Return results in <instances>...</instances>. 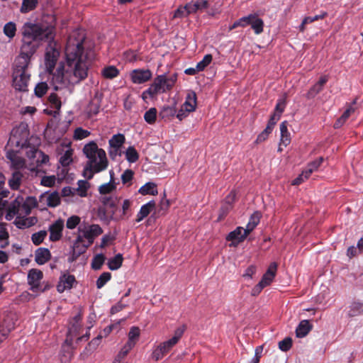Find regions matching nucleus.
<instances>
[{"label":"nucleus","mask_w":363,"mask_h":363,"mask_svg":"<svg viewBox=\"0 0 363 363\" xmlns=\"http://www.w3.org/2000/svg\"><path fill=\"white\" fill-rule=\"evenodd\" d=\"M21 39L18 55L15 58L12 85L18 91H28L30 74L27 72L34 55L43 43L54 38L52 28L40 23L25 22L21 29Z\"/></svg>","instance_id":"f257e3e1"},{"label":"nucleus","mask_w":363,"mask_h":363,"mask_svg":"<svg viewBox=\"0 0 363 363\" xmlns=\"http://www.w3.org/2000/svg\"><path fill=\"white\" fill-rule=\"evenodd\" d=\"M84 36L79 39L69 38L65 48L66 68L60 65L56 72L49 74L53 83L65 84V77L72 74V83H79L85 79L88 75L89 65L87 64L88 50L84 46Z\"/></svg>","instance_id":"f03ea898"},{"label":"nucleus","mask_w":363,"mask_h":363,"mask_svg":"<svg viewBox=\"0 0 363 363\" xmlns=\"http://www.w3.org/2000/svg\"><path fill=\"white\" fill-rule=\"evenodd\" d=\"M83 153L88 159L84 167V177L91 179L94 174L106 169L108 160L106 152L103 149L99 148L96 142L90 141L86 144L83 147Z\"/></svg>","instance_id":"7ed1b4c3"},{"label":"nucleus","mask_w":363,"mask_h":363,"mask_svg":"<svg viewBox=\"0 0 363 363\" xmlns=\"http://www.w3.org/2000/svg\"><path fill=\"white\" fill-rule=\"evenodd\" d=\"M27 125L21 124L19 126L13 128L11 131L7 146L16 147L18 152L28 147L29 145Z\"/></svg>","instance_id":"20e7f679"},{"label":"nucleus","mask_w":363,"mask_h":363,"mask_svg":"<svg viewBox=\"0 0 363 363\" xmlns=\"http://www.w3.org/2000/svg\"><path fill=\"white\" fill-rule=\"evenodd\" d=\"M47 26L46 25H45ZM50 28H52V33L55 35V28L52 26H48ZM54 39L46 40V42L49 43L48 46L47 47L45 50V69L48 72V74H52V72L54 70V68L56 65L57 61L58 60L60 52L59 51L51 45V43L54 41ZM45 43L44 41L43 44Z\"/></svg>","instance_id":"39448f33"},{"label":"nucleus","mask_w":363,"mask_h":363,"mask_svg":"<svg viewBox=\"0 0 363 363\" xmlns=\"http://www.w3.org/2000/svg\"><path fill=\"white\" fill-rule=\"evenodd\" d=\"M43 277V274L40 269H31L28 271L27 279L30 291L35 293L45 291V289H41L40 286V281Z\"/></svg>","instance_id":"423d86ee"},{"label":"nucleus","mask_w":363,"mask_h":363,"mask_svg":"<svg viewBox=\"0 0 363 363\" xmlns=\"http://www.w3.org/2000/svg\"><path fill=\"white\" fill-rule=\"evenodd\" d=\"M16 321L13 315H7L0 323V343L6 340L15 329Z\"/></svg>","instance_id":"0eeeda50"},{"label":"nucleus","mask_w":363,"mask_h":363,"mask_svg":"<svg viewBox=\"0 0 363 363\" xmlns=\"http://www.w3.org/2000/svg\"><path fill=\"white\" fill-rule=\"evenodd\" d=\"M21 205L22 206L26 214L28 215L30 213L33 208L38 207V201L35 196H27L25 201H23V198L22 196H18L13 203V208H15L16 206L18 207Z\"/></svg>","instance_id":"6e6552de"},{"label":"nucleus","mask_w":363,"mask_h":363,"mask_svg":"<svg viewBox=\"0 0 363 363\" xmlns=\"http://www.w3.org/2000/svg\"><path fill=\"white\" fill-rule=\"evenodd\" d=\"M130 76L133 84H141L150 80L152 74L148 69H135L130 72Z\"/></svg>","instance_id":"1a4fd4ad"},{"label":"nucleus","mask_w":363,"mask_h":363,"mask_svg":"<svg viewBox=\"0 0 363 363\" xmlns=\"http://www.w3.org/2000/svg\"><path fill=\"white\" fill-rule=\"evenodd\" d=\"M65 226L64 220L59 218L49 226L50 237L49 239L52 242H56L61 239L62 236V230Z\"/></svg>","instance_id":"9d476101"},{"label":"nucleus","mask_w":363,"mask_h":363,"mask_svg":"<svg viewBox=\"0 0 363 363\" xmlns=\"http://www.w3.org/2000/svg\"><path fill=\"white\" fill-rule=\"evenodd\" d=\"M246 238L247 235L243 230V228L238 226L226 235L225 240L231 241L230 247H236L238 244L243 242Z\"/></svg>","instance_id":"9b49d317"},{"label":"nucleus","mask_w":363,"mask_h":363,"mask_svg":"<svg viewBox=\"0 0 363 363\" xmlns=\"http://www.w3.org/2000/svg\"><path fill=\"white\" fill-rule=\"evenodd\" d=\"M76 282L77 281L74 275L64 274L60 277V281L57 285V291L59 293H63L65 290H70Z\"/></svg>","instance_id":"f8f14e48"},{"label":"nucleus","mask_w":363,"mask_h":363,"mask_svg":"<svg viewBox=\"0 0 363 363\" xmlns=\"http://www.w3.org/2000/svg\"><path fill=\"white\" fill-rule=\"evenodd\" d=\"M72 340L68 337L62 345L60 351V360L62 363H68L73 357Z\"/></svg>","instance_id":"ddd939ff"},{"label":"nucleus","mask_w":363,"mask_h":363,"mask_svg":"<svg viewBox=\"0 0 363 363\" xmlns=\"http://www.w3.org/2000/svg\"><path fill=\"white\" fill-rule=\"evenodd\" d=\"M363 314V301L354 300L347 307V315L349 318L360 316Z\"/></svg>","instance_id":"4468645a"},{"label":"nucleus","mask_w":363,"mask_h":363,"mask_svg":"<svg viewBox=\"0 0 363 363\" xmlns=\"http://www.w3.org/2000/svg\"><path fill=\"white\" fill-rule=\"evenodd\" d=\"M51 258V253L49 249L39 247L35 252V261L39 265L45 264Z\"/></svg>","instance_id":"2eb2a0df"},{"label":"nucleus","mask_w":363,"mask_h":363,"mask_svg":"<svg viewBox=\"0 0 363 363\" xmlns=\"http://www.w3.org/2000/svg\"><path fill=\"white\" fill-rule=\"evenodd\" d=\"M262 218V213L259 211H255L250 217L249 221L246 225V228L243 230L247 236L259 223Z\"/></svg>","instance_id":"dca6fc26"},{"label":"nucleus","mask_w":363,"mask_h":363,"mask_svg":"<svg viewBox=\"0 0 363 363\" xmlns=\"http://www.w3.org/2000/svg\"><path fill=\"white\" fill-rule=\"evenodd\" d=\"M313 325L308 320H303L300 321L296 329V335L298 338L306 337L312 330Z\"/></svg>","instance_id":"f3484780"},{"label":"nucleus","mask_w":363,"mask_h":363,"mask_svg":"<svg viewBox=\"0 0 363 363\" xmlns=\"http://www.w3.org/2000/svg\"><path fill=\"white\" fill-rule=\"evenodd\" d=\"M110 181L101 185L99 187V191L101 194L106 196V194L112 192L116 189V183L114 180V172L113 170L109 171Z\"/></svg>","instance_id":"a211bd4d"},{"label":"nucleus","mask_w":363,"mask_h":363,"mask_svg":"<svg viewBox=\"0 0 363 363\" xmlns=\"http://www.w3.org/2000/svg\"><path fill=\"white\" fill-rule=\"evenodd\" d=\"M155 201L150 200L147 203L143 204L137 214L136 222L139 223L142 221L145 217H147L150 211L155 207Z\"/></svg>","instance_id":"6ab92c4d"},{"label":"nucleus","mask_w":363,"mask_h":363,"mask_svg":"<svg viewBox=\"0 0 363 363\" xmlns=\"http://www.w3.org/2000/svg\"><path fill=\"white\" fill-rule=\"evenodd\" d=\"M102 204L107 207L111 208V211H114V213L118 209V206L120 203L121 198L116 196H103L100 199Z\"/></svg>","instance_id":"aec40b11"},{"label":"nucleus","mask_w":363,"mask_h":363,"mask_svg":"<svg viewBox=\"0 0 363 363\" xmlns=\"http://www.w3.org/2000/svg\"><path fill=\"white\" fill-rule=\"evenodd\" d=\"M189 9L188 13L190 14L195 13L198 11L206 9L208 6V1L207 0H196V1H190L186 4Z\"/></svg>","instance_id":"412c9836"},{"label":"nucleus","mask_w":363,"mask_h":363,"mask_svg":"<svg viewBox=\"0 0 363 363\" xmlns=\"http://www.w3.org/2000/svg\"><path fill=\"white\" fill-rule=\"evenodd\" d=\"M60 196L58 191H55L53 192H50L47 194L46 202L44 203V207L41 209H45L46 206L50 208H55L60 204Z\"/></svg>","instance_id":"4be33fe9"},{"label":"nucleus","mask_w":363,"mask_h":363,"mask_svg":"<svg viewBox=\"0 0 363 363\" xmlns=\"http://www.w3.org/2000/svg\"><path fill=\"white\" fill-rule=\"evenodd\" d=\"M182 106L186 108V111L189 112L195 111L196 107V94L194 91L187 94L185 102Z\"/></svg>","instance_id":"5701e85b"},{"label":"nucleus","mask_w":363,"mask_h":363,"mask_svg":"<svg viewBox=\"0 0 363 363\" xmlns=\"http://www.w3.org/2000/svg\"><path fill=\"white\" fill-rule=\"evenodd\" d=\"M138 192L142 195H152L155 196L158 194L157 185L155 183L148 182L143 185L138 190Z\"/></svg>","instance_id":"b1692460"},{"label":"nucleus","mask_w":363,"mask_h":363,"mask_svg":"<svg viewBox=\"0 0 363 363\" xmlns=\"http://www.w3.org/2000/svg\"><path fill=\"white\" fill-rule=\"evenodd\" d=\"M17 32L16 23L13 21L7 22L3 28L4 34L11 40L16 36Z\"/></svg>","instance_id":"393cba45"},{"label":"nucleus","mask_w":363,"mask_h":363,"mask_svg":"<svg viewBox=\"0 0 363 363\" xmlns=\"http://www.w3.org/2000/svg\"><path fill=\"white\" fill-rule=\"evenodd\" d=\"M123 260V255L118 253L113 257H111L108 260L107 265L108 269L111 271L118 269L122 266Z\"/></svg>","instance_id":"a878e982"},{"label":"nucleus","mask_w":363,"mask_h":363,"mask_svg":"<svg viewBox=\"0 0 363 363\" xmlns=\"http://www.w3.org/2000/svg\"><path fill=\"white\" fill-rule=\"evenodd\" d=\"M280 132H281V144L286 147L291 142L290 133L288 131L286 121H283L280 124Z\"/></svg>","instance_id":"bb28decb"},{"label":"nucleus","mask_w":363,"mask_h":363,"mask_svg":"<svg viewBox=\"0 0 363 363\" xmlns=\"http://www.w3.org/2000/svg\"><path fill=\"white\" fill-rule=\"evenodd\" d=\"M23 174L19 171L12 174L11 178L9 180V185L12 190H18L20 187Z\"/></svg>","instance_id":"cd10ccee"},{"label":"nucleus","mask_w":363,"mask_h":363,"mask_svg":"<svg viewBox=\"0 0 363 363\" xmlns=\"http://www.w3.org/2000/svg\"><path fill=\"white\" fill-rule=\"evenodd\" d=\"M100 102L99 101L91 100L86 107V114L88 118H92L99 113Z\"/></svg>","instance_id":"c85d7f7f"},{"label":"nucleus","mask_w":363,"mask_h":363,"mask_svg":"<svg viewBox=\"0 0 363 363\" xmlns=\"http://www.w3.org/2000/svg\"><path fill=\"white\" fill-rule=\"evenodd\" d=\"M125 141V135L121 133H118L111 137L108 141V145L110 147L121 148Z\"/></svg>","instance_id":"c756f323"},{"label":"nucleus","mask_w":363,"mask_h":363,"mask_svg":"<svg viewBox=\"0 0 363 363\" xmlns=\"http://www.w3.org/2000/svg\"><path fill=\"white\" fill-rule=\"evenodd\" d=\"M38 4V0H23L20 11L27 13L34 10Z\"/></svg>","instance_id":"7c9ffc66"},{"label":"nucleus","mask_w":363,"mask_h":363,"mask_svg":"<svg viewBox=\"0 0 363 363\" xmlns=\"http://www.w3.org/2000/svg\"><path fill=\"white\" fill-rule=\"evenodd\" d=\"M102 76L108 79H112L119 74V70L113 65L104 67L101 71Z\"/></svg>","instance_id":"2f4dec72"},{"label":"nucleus","mask_w":363,"mask_h":363,"mask_svg":"<svg viewBox=\"0 0 363 363\" xmlns=\"http://www.w3.org/2000/svg\"><path fill=\"white\" fill-rule=\"evenodd\" d=\"M160 92H161V90L153 82L148 89L142 93V99L144 101H146L148 97L152 99L157 94Z\"/></svg>","instance_id":"473e14b6"},{"label":"nucleus","mask_w":363,"mask_h":363,"mask_svg":"<svg viewBox=\"0 0 363 363\" xmlns=\"http://www.w3.org/2000/svg\"><path fill=\"white\" fill-rule=\"evenodd\" d=\"M73 150L69 148L60 157L59 162L63 167H68L72 162Z\"/></svg>","instance_id":"72a5a7b5"},{"label":"nucleus","mask_w":363,"mask_h":363,"mask_svg":"<svg viewBox=\"0 0 363 363\" xmlns=\"http://www.w3.org/2000/svg\"><path fill=\"white\" fill-rule=\"evenodd\" d=\"M125 155L127 161L130 163H135L139 159V154L133 146H129Z\"/></svg>","instance_id":"f704fd0d"},{"label":"nucleus","mask_w":363,"mask_h":363,"mask_svg":"<svg viewBox=\"0 0 363 363\" xmlns=\"http://www.w3.org/2000/svg\"><path fill=\"white\" fill-rule=\"evenodd\" d=\"M106 260V257L103 253L96 255L91 261V268L94 270H99Z\"/></svg>","instance_id":"c9c22d12"},{"label":"nucleus","mask_w":363,"mask_h":363,"mask_svg":"<svg viewBox=\"0 0 363 363\" xmlns=\"http://www.w3.org/2000/svg\"><path fill=\"white\" fill-rule=\"evenodd\" d=\"M250 25L256 34H260L263 31L264 22L255 13Z\"/></svg>","instance_id":"e433bc0d"},{"label":"nucleus","mask_w":363,"mask_h":363,"mask_svg":"<svg viewBox=\"0 0 363 363\" xmlns=\"http://www.w3.org/2000/svg\"><path fill=\"white\" fill-rule=\"evenodd\" d=\"M48 90V85L46 82H38L34 88V94L38 98L43 97Z\"/></svg>","instance_id":"4c0bfd02"},{"label":"nucleus","mask_w":363,"mask_h":363,"mask_svg":"<svg viewBox=\"0 0 363 363\" xmlns=\"http://www.w3.org/2000/svg\"><path fill=\"white\" fill-rule=\"evenodd\" d=\"M153 82L161 90V92H165L166 91L169 90L166 89V84H168L166 74L158 75L155 78Z\"/></svg>","instance_id":"58836bf2"},{"label":"nucleus","mask_w":363,"mask_h":363,"mask_svg":"<svg viewBox=\"0 0 363 363\" xmlns=\"http://www.w3.org/2000/svg\"><path fill=\"white\" fill-rule=\"evenodd\" d=\"M111 279V274L108 272H103L97 279L96 285L97 289H101Z\"/></svg>","instance_id":"ea45409f"},{"label":"nucleus","mask_w":363,"mask_h":363,"mask_svg":"<svg viewBox=\"0 0 363 363\" xmlns=\"http://www.w3.org/2000/svg\"><path fill=\"white\" fill-rule=\"evenodd\" d=\"M157 109L156 108H150L144 114V120L148 124H153L157 118Z\"/></svg>","instance_id":"a19ab883"},{"label":"nucleus","mask_w":363,"mask_h":363,"mask_svg":"<svg viewBox=\"0 0 363 363\" xmlns=\"http://www.w3.org/2000/svg\"><path fill=\"white\" fill-rule=\"evenodd\" d=\"M78 188L76 189L78 191V195L81 197L86 196L87 190L89 188V184L86 180H79L77 182Z\"/></svg>","instance_id":"79ce46f5"},{"label":"nucleus","mask_w":363,"mask_h":363,"mask_svg":"<svg viewBox=\"0 0 363 363\" xmlns=\"http://www.w3.org/2000/svg\"><path fill=\"white\" fill-rule=\"evenodd\" d=\"M47 235L46 230H40L35 233L31 236V240L35 245H40Z\"/></svg>","instance_id":"37998d69"},{"label":"nucleus","mask_w":363,"mask_h":363,"mask_svg":"<svg viewBox=\"0 0 363 363\" xmlns=\"http://www.w3.org/2000/svg\"><path fill=\"white\" fill-rule=\"evenodd\" d=\"M213 57L211 54L206 55L203 60L196 64V69L199 72L203 71L212 62Z\"/></svg>","instance_id":"c03bdc74"},{"label":"nucleus","mask_w":363,"mask_h":363,"mask_svg":"<svg viewBox=\"0 0 363 363\" xmlns=\"http://www.w3.org/2000/svg\"><path fill=\"white\" fill-rule=\"evenodd\" d=\"M102 336L101 335H99L97 337L93 338L86 346V350L89 352H93L96 350L98 346L100 345L101 342Z\"/></svg>","instance_id":"a18cd8bd"},{"label":"nucleus","mask_w":363,"mask_h":363,"mask_svg":"<svg viewBox=\"0 0 363 363\" xmlns=\"http://www.w3.org/2000/svg\"><path fill=\"white\" fill-rule=\"evenodd\" d=\"M177 113L174 106H164L162 107L160 116L162 118L174 116Z\"/></svg>","instance_id":"49530a36"},{"label":"nucleus","mask_w":363,"mask_h":363,"mask_svg":"<svg viewBox=\"0 0 363 363\" xmlns=\"http://www.w3.org/2000/svg\"><path fill=\"white\" fill-rule=\"evenodd\" d=\"M189 9L187 7V4L182 6H179L174 13L173 18H183L184 17L188 16L190 13H188Z\"/></svg>","instance_id":"de8ad7c7"},{"label":"nucleus","mask_w":363,"mask_h":363,"mask_svg":"<svg viewBox=\"0 0 363 363\" xmlns=\"http://www.w3.org/2000/svg\"><path fill=\"white\" fill-rule=\"evenodd\" d=\"M292 347V339L290 337H285L279 342V348L282 352L289 351Z\"/></svg>","instance_id":"09e8293b"},{"label":"nucleus","mask_w":363,"mask_h":363,"mask_svg":"<svg viewBox=\"0 0 363 363\" xmlns=\"http://www.w3.org/2000/svg\"><path fill=\"white\" fill-rule=\"evenodd\" d=\"M81 218L78 216H72L67 218L66 227L68 229H74L80 223Z\"/></svg>","instance_id":"8fccbe9b"},{"label":"nucleus","mask_w":363,"mask_h":363,"mask_svg":"<svg viewBox=\"0 0 363 363\" xmlns=\"http://www.w3.org/2000/svg\"><path fill=\"white\" fill-rule=\"evenodd\" d=\"M186 329V325L183 324L182 325L178 327L174 332V335L171 338L172 342H174L176 344L179 342L180 338L184 335L185 330Z\"/></svg>","instance_id":"3c124183"},{"label":"nucleus","mask_w":363,"mask_h":363,"mask_svg":"<svg viewBox=\"0 0 363 363\" xmlns=\"http://www.w3.org/2000/svg\"><path fill=\"white\" fill-rule=\"evenodd\" d=\"M90 134V132L83 129L81 127L77 128L74 130V138L76 140H82L88 137Z\"/></svg>","instance_id":"603ef678"},{"label":"nucleus","mask_w":363,"mask_h":363,"mask_svg":"<svg viewBox=\"0 0 363 363\" xmlns=\"http://www.w3.org/2000/svg\"><path fill=\"white\" fill-rule=\"evenodd\" d=\"M55 176H44L40 181V184L44 186L51 187L55 184Z\"/></svg>","instance_id":"864d4df0"},{"label":"nucleus","mask_w":363,"mask_h":363,"mask_svg":"<svg viewBox=\"0 0 363 363\" xmlns=\"http://www.w3.org/2000/svg\"><path fill=\"white\" fill-rule=\"evenodd\" d=\"M327 12L323 11L320 14L315 15L314 16H306L303 19V24H308L315 21L323 19L327 16Z\"/></svg>","instance_id":"5fc2aeb1"},{"label":"nucleus","mask_w":363,"mask_h":363,"mask_svg":"<svg viewBox=\"0 0 363 363\" xmlns=\"http://www.w3.org/2000/svg\"><path fill=\"white\" fill-rule=\"evenodd\" d=\"M323 88L317 84L316 83L310 88L306 94V97L308 99H313L317 94H318Z\"/></svg>","instance_id":"6e6d98bb"},{"label":"nucleus","mask_w":363,"mask_h":363,"mask_svg":"<svg viewBox=\"0 0 363 363\" xmlns=\"http://www.w3.org/2000/svg\"><path fill=\"white\" fill-rule=\"evenodd\" d=\"M285 108H286L285 99H278V101L277 102L274 113H277V115H279V116H281L282 113L284 111Z\"/></svg>","instance_id":"4d7b16f0"},{"label":"nucleus","mask_w":363,"mask_h":363,"mask_svg":"<svg viewBox=\"0 0 363 363\" xmlns=\"http://www.w3.org/2000/svg\"><path fill=\"white\" fill-rule=\"evenodd\" d=\"M134 172L132 169H128L121 175V180L123 184L130 182L133 178Z\"/></svg>","instance_id":"13d9d810"},{"label":"nucleus","mask_w":363,"mask_h":363,"mask_svg":"<svg viewBox=\"0 0 363 363\" xmlns=\"http://www.w3.org/2000/svg\"><path fill=\"white\" fill-rule=\"evenodd\" d=\"M140 334V330L138 327L133 326L130 328L128 333V338L130 340H136Z\"/></svg>","instance_id":"bf43d9fd"},{"label":"nucleus","mask_w":363,"mask_h":363,"mask_svg":"<svg viewBox=\"0 0 363 363\" xmlns=\"http://www.w3.org/2000/svg\"><path fill=\"white\" fill-rule=\"evenodd\" d=\"M175 345L176 343L172 342V340L170 338L169 340L160 343L159 345L165 353H167Z\"/></svg>","instance_id":"052dcab7"},{"label":"nucleus","mask_w":363,"mask_h":363,"mask_svg":"<svg viewBox=\"0 0 363 363\" xmlns=\"http://www.w3.org/2000/svg\"><path fill=\"white\" fill-rule=\"evenodd\" d=\"M358 252H363V249H360L358 247V243L357 244V246H350L348 247L347 250V255L352 258L357 255Z\"/></svg>","instance_id":"680f3d73"},{"label":"nucleus","mask_w":363,"mask_h":363,"mask_svg":"<svg viewBox=\"0 0 363 363\" xmlns=\"http://www.w3.org/2000/svg\"><path fill=\"white\" fill-rule=\"evenodd\" d=\"M262 351H263V347L262 345L257 346L255 348V355L252 357V359H251L250 363H259L260 361V358L262 357Z\"/></svg>","instance_id":"e2e57ef3"},{"label":"nucleus","mask_w":363,"mask_h":363,"mask_svg":"<svg viewBox=\"0 0 363 363\" xmlns=\"http://www.w3.org/2000/svg\"><path fill=\"white\" fill-rule=\"evenodd\" d=\"M48 99L50 104H52L55 108H60L61 101L55 93H51Z\"/></svg>","instance_id":"0e129e2a"},{"label":"nucleus","mask_w":363,"mask_h":363,"mask_svg":"<svg viewBox=\"0 0 363 363\" xmlns=\"http://www.w3.org/2000/svg\"><path fill=\"white\" fill-rule=\"evenodd\" d=\"M89 232L95 237L102 234L103 230L98 224H91L89 227Z\"/></svg>","instance_id":"69168bd1"},{"label":"nucleus","mask_w":363,"mask_h":363,"mask_svg":"<svg viewBox=\"0 0 363 363\" xmlns=\"http://www.w3.org/2000/svg\"><path fill=\"white\" fill-rule=\"evenodd\" d=\"M18 152V150H9L6 151V158L11 161V162L15 165L17 164V158H16V153Z\"/></svg>","instance_id":"338daca9"},{"label":"nucleus","mask_w":363,"mask_h":363,"mask_svg":"<svg viewBox=\"0 0 363 363\" xmlns=\"http://www.w3.org/2000/svg\"><path fill=\"white\" fill-rule=\"evenodd\" d=\"M14 225L16 226L18 229H25L27 228V221L26 218H21L17 217L14 221Z\"/></svg>","instance_id":"774afa93"}]
</instances>
